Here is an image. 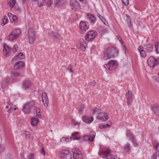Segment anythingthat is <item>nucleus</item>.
<instances>
[{
	"instance_id": "nucleus-1",
	"label": "nucleus",
	"mask_w": 159,
	"mask_h": 159,
	"mask_svg": "<svg viewBox=\"0 0 159 159\" xmlns=\"http://www.w3.org/2000/svg\"><path fill=\"white\" fill-rule=\"evenodd\" d=\"M34 107V111L36 112L37 118H42L40 109L37 107L36 104L32 102H28L25 103L23 106L22 111L25 114H29L30 112L31 107Z\"/></svg>"
},
{
	"instance_id": "nucleus-2",
	"label": "nucleus",
	"mask_w": 159,
	"mask_h": 159,
	"mask_svg": "<svg viewBox=\"0 0 159 159\" xmlns=\"http://www.w3.org/2000/svg\"><path fill=\"white\" fill-rule=\"evenodd\" d=\"M116 48L111 47L104 49V56L103 59L104 60H107L112 57L114 56V53L116 52Z\"/></svg>"
},
{
	"instance_id": "nucleus-3",
	"label": "nucleus",
	"mask_w": 159,
	"mask_h": 159,
	"mask_svg": "<svg viewBox=\"0 0 159 159\" xmlns=\"http://www.w3.org/2000/svg\"><path fill=\"white\" fill-rule=\"evenodd\" d=\"M100 110L95 108L93 110V115L97 114L96 118L98 119H108L109 118L108 114L105 112L100 113Z\"/></svg>"
},
{
	"instance_id": "nucleus-4",
	"label": "nucleus",
	"mask_w": 159,
	"mask_h": 159,
	"mask_svg": "<svg viewBox=\"0 0 159 159\" xmlns=\"http://www.w3.org/2000/svg\"><path fill=\"white\" fill-rule=\"evenodd\" d=\"M98 155L103 157H105L106 159H116L117 157L114 156V157L111 153L110 150L108 148H106L105 150H101L98 152Z\"/></svg>"
},
{
	"instance_id": "nucleus-5",
	"label": "nucleus",
	"mask_w": 159,
	"mask_h": 159,
	"mask_svg": "<svg viewBox=\"0 0 159 159\" xmlns=\"http://www.w3.org/2000/svg\"><path fill=\"white\" fill-rule=\"evenodd\" d=\"M118 65V63L116 60H111L109 61L108 63L105 64L104 66L106 69L111 70L116 69Z\"/></svg>"
},
{
	"instance_id": "nucleus-6",
	"label": "nucleus",
	"mask_w": 159,
	"mask_h": 159,
	"mask_svg": "<svg viewBox=\"0 0 159 159\" xmlns=\"http://www.w3.org/2000/svg\"><path fill=\"white\" fill-rule=\"evenodd\" d=\"M27 36L29 43L31 44H33L35 40V33L32 29L30 28L29 30Z\"/></svg>"
},
{
	"instance_id": "nucleus-7",
	"label": "nucleus",
	"mask_w": 159,
	"mask_h": 159,
	"mask_svg": "<svg viewBox=\"0 0 159 159\" xmlns=\"http://www.w3.org/2000/svg\"><path fill=\"white\" fill-rule=\"evenodd\" d=\"M89 26V24L88 22L81 21L79 25V32L82 34L84 33L87 30Z\"/></svg>"
},
{
	"instance_id": "nucleus-8",
	"label": "nucleus",
	"mask_w": 159,
	"mask_h": 159,
	"mask_svg": "<svg viewBox=\"0 0 159 159\" xmlns=\"http://www.w3.org/2000/svg\"><path fill=\"white\" fill-rule=\"evenodd\" d=\"M20 30L19 29L16 30L15 31H13L7 37V39L9 41H13L20 36Z\"/></svg>"
},
{
	"instance_id": "nucleus-9",
	"label": "nucleus",
	"mask_w": 159,
	"mask_h": 159,
	"mask_svg": "<svg viewBox=\"0 0 159 159\" xmlns=\"http://www.w3.org/2000/svg\"><path fill=\"white\" fill-rule=\"evenodd\" d=\"M70 5L71 8L75 11H78L81 9L80 4L76 0H71Z\"/></svg>"
},
{
	"instance_id": "nucleus-10",
	"label": "nucleus",
	"mask_w": 159,
	"mask_h": 159,
	"mask_svg": "<svg viewBox=\"0 0 159 159\" xmlns=\"http://www.w3.org/2000/svg\"><path fill=\"white\" fill-rule=\"evenodd\" d=\"M72 152L74 159H83L81 152L78 149L75 148L73 149Z\"/></svg>"
},
{
	"instance_id": "nucleus-11",
	"label": "nucleus",
	"mask_w": 159,
	"mask_h": 159,
	"mask_svg": "<svg viewBox=\"0 0 159 159\" xmlns=\"http://www.w3.org/2000/svg\"><path fill=\"white\" fill-rule=\"evenodd\" d=\"M147 62L148 65L153 68L158 64V61L153 56L150 57L148 60Z\"/></svg>"
},
{
	"instance_id": "nucleus-12",
	"label": "nucleus",
	"mask_w": 159,
	"mask_h": 159,
	"mask_svg": "<svg viewBox=\"0 0 159 159\" xmlns=\"http://www.w3.org/2000/svg\"><path fill=\"white\" fill-rule=\"evenodd\" d=\"M60 157L62 159H72L71 154L66 150H63L61 152Z\"/></svg>"
},
{
	"instance_id": "nucleus-13",
	"label": "nucleus",
	"mask_w": 159,
	"mask_h": 159,
	"mask_svg": "<svg viewBox=\"0 0 159 159\" xmlns=\"http://www.w3.org/2000/svg\"><path fill=\"white\" fill-rule=\"evenodd\" d=\"M97 33L94 31H89L85 36V39L88 41H90L95 38Z\"/></svg>"
},
{
	"instance_id": "nucleus-14",
	"label": "nucleus",
	"mask_w": 159,
	"mask_h": 159,
	"mask_svg": "<svg viewBox=\"0 0 159 159\" xmlns=\"http://www.w3.org/2000/svg\"><path fill=\"white\" fill-rule=\"evenodd\" d=\"M12 48H9L6 43L3 44V54L5 56H9Z\"/></svg>"
},
{
	"instance_id": "nucleus-15",
	"label": "nucleus",
	"mask_w": 159,
	"mask_h": 159,
	"mask_svg": "<svg viewBox=\"0 0 159 159\" xmlns=\"http://www.w3.org/2000/svg\"><path fill=\"white\" fill-rule=\"evenodd\" d=\"M126 98L127 100V103L128 105L132 102L133 100V95L131 92L130 91H128L126 94Z\"/></svg>"
},
{
	"instance_id": "nucleus-16",
	"label": "nucleus",
	"mask_w": 159,
	"mask_h": 159,
	"mask_svg": "<svg viewBox=\"0 0 159 159\" xmlns=\"http://www.w3.org/2000/svg\"><path fill=\"white\" fill-rule=\"evenodd\" d=\"M42 100L44 106L47 107L48 104V100L46 92H43L42 93Z\"/></svg>"
},
{
	"instance_id": "nucleus-17",
	"label": "nucleus",
	"mask_w": 159,
	"mask_h": 159,
	"mask_svg": "<svg viewBox=\"0 0 159 159\" xmlns=\"http://www.w3.org/2000/svg\"><path fill=\"white\" fill-rule=\"evenodd\" d=\"M80 45L79 48L80 50L82 52L84 51L87 46V43L83 39H80Z\"/></svg>"
},
{
	"instance_id": "nucleus-18",
	"label": "nucleus",
	"mask_w": 159,
	"mask_h": 159,
	"mask_svg": "<svg viewBox=\"0 0 159 159\" xmlns=\"http://www.w3.org/2000/svg\"><path fill=\"white\" fill-rule=\"evenodd\" d=\"M126 135L127 137L130 139L134 145L135 146H137V143L135 139V138L129 130H128L127 131Z\"/></svg>"
},
{
	"instance_id": "nucleus-19",
	"label": "nucleus",
	"mask_w": 159,
	"mask_h": 159,
	"mask_svg": "<svg viewBox=\"0 0 159 159\" xmlns=\"http://www.w3.org/2000/svg\"><path fill=\"white\" fill-rule=\"evenodd\" d=\"M153 113L156 116H159V105L155 104L152 107Z\"/></svg>"
},
{
	"instance_id": "nucleus-20",
	"label": "nucleus",
	"mask_w": 159,
	"mask_h": 159,
	"mask_svg": "<svg viewBox=\"0 0 159 159\" xmlns=\"http://www.w3.org/2000/svg\"><path fill=\"white\" fill-rule=\"evenodd\" d=\"M24 66V63L22 61H20L16 62L15 65L14 69L17 70L18 69H21Z\"/></svg>"
},
{
	"instance_id": "nucleus-21",
	"label": "nucleus",
	"mask_w": 159,
	"mask_h": 159,
	"mask_svg": "<svg viewBox=\"0 0 159 159\" xmlns=\"http://www.w3.org/2000/svg\"><path fill=\"white\" fill-rule=\"evenodd\" d=\"M8 16L11 22L14 21L16 22L17 21V17L16 16L13 15L10 12L8 13Z\"/></svg>"
},
{
	"instance_id": "nucleus-22",
	"label": "nucleus",
	"mask_w": 159,
	"mask_h": 159,
	"mask_svg": "<svg viewBox=\"0 0 159 159\" xmlns=\"http://www.w3.org/2000/svg\"><path fill=\"white\" fill-rule=\"evenodd\" d=\"M145 49L148 52H151L153 50V45L151 43H147L144 46Z\"/></svg>"
},
{
	"instance_id": "nucleus-23",
	"label": "nucleus",
	"mask_w": 159,
	"mask_h": 159,
	"mask_svg": "<svg viewBox=\"0 0 159 159\" xmlns=\"http://www.w3.org/2000/svg\"><path fill=\"white\" fill-rule=\"evenodd\" d=\"M24 57L25 56L23 55V53L22 52H20L16 57L13 58L12 59V61H14L22 59L24 58Z\"/></svg>"
},
{
	"instance_id": "nucleus-24",
	"label": "nucleus",
	"mask_w": 159,
	"mask_h": 159,
	"mask_svg": "<svg viewBox=\"0 0 159 159\" xmlns=\"http://www.w3.org/2000/svg\"><path fill=\"white\" fill-rule=\"evenodd\" d=\"M112 125V123L110 121H109L108 123L100 124L98 125L100 129H105L109 127Z\"/></svg>"
},
{
	"instance_id": "nucleus-25",
	"label": "nucleus",
	"mask_w": 159,
	"mask_h": 159,
	"mask_svg": "<svg viewBox=\"0 0 159 159\" xmlns=\"http://www.w3.org/2000/svg\"><path fill=\"white\" fill-rule=\"evenodd\" d=\"M31 85V83L30 80H26L23 83V86L24 88L25 89L30 88Z\"/></svg>"
},
{
	"instance_id": "nucleus-26",
	"label": "nucleus",
	"mask_w": 159,
	"mask_h": 159,
	"mask_svg": "<svg viewBox=\"0 0 159 159\" xmlns=\"http://www.w3.org/2000/svg\"><path fill=\"white\" fill-rule=\"evenodd\" d=\"M24 133L26 138H28L29 140H30L33 139V136L31 135L30 132L25 130L24 131Z\"/></svg>"
},
{
	"instance_id": "nucleus-27",
	"label": "nucleus",
	"mask_w": 159,
	"mask_h": 159,
	"mask_svg": "<svg viewBox=\"0 0 159 159\" xmlns=\"http://www.w3.org/2000/svg\"><path fill=\"white\" fill-rule=\"evenodd\" d=\"M88 18L90 20L92 24H94L96 21L95 17L92 15L88 14L87 15Z\"/></svg>"
},
{
	"instance_id": "nucleus-28",
	"label": "nucleus",
	"mask_w": 159,
	"mask_h": 159,
	"mask_svg": "<svg viewBox=\"0 0 159 159\" xmlns=\"http://www.w3.org/2000/svg\"><path fill=\"white\" fill-rule=\"evenodd\" d=\"M8 4L11 8H13L16 4V0H7Z\"/></svg>"
},
{
	"instance_id": "nucleus-29",
	"label": "nucleus",
	"mask_w": 159,
	"mask_h": 159,
	"mask_svg": "<svg viewBox=\"0 0 159 159\" xmlns=\"http://www.w3.org/2000/svg\"><path fill=\"white\" fill-rule=\"evenodd\" d=\"M95 134L96 133L94 132H90L89 134L88 140L91 142L93 141L95 137Z\"/></svg>"
},
{
	"instance_id": "nucleus-30",
	"label": "nucleus",
	"mask_w": 159,
	"mask_h": 159,
	"mask_svg": "<svg viewBox=\"0 0 159 159\" xmlns=\"http://www.w3.org/2000/svg\"><path fill=\"white\" fill-rule=\"evenodd\" d=\"M10 79L9 78H6L4 80V81L2 82V88L5 87V86H7V84L9 82Z\"/></svg>"
},
{
	"instance_id": "nucleus-31",
	"label": "nucleus",
	"mask_w": 159,
	"mask_h": 159,
	"mask_svg": "<svg viewBox=\"0 0 159 159\" xmlns=\"http://www.w3.org/2000/svg\"><path fill=\"white\" fill-rule=\"evenodd\" d=\"M72 136L73 137V140L78 139L80 137V133L76 132L74 134H72Z\"/></svg>"
},
{
	"instance_id": "nucleus-32",
	"label": "nucleus",
	"mask_w": 159,
	"mask_h": 159,
	"mask_svg": "<svg viewBox=\"0 0 159 159\" xmlns=\"http://www.w3.org/2000/svg\"><path fill=\"white\" fill-rule=\"evenodd\" d=\"M127 18L126 19L127 22L128 24L129 27H131L132 26V25L131 23V19L129 16L128 15H126Z\"/></svg>"
},
{
	"instance_id": "nucleus-33",
	"label": "nucleus",
	"mask_w": 159,
	"mask_h": 159,
	"mask_svg": "<svg viewBox=\"0 0 159 159\" xmlns=\"http://www.w3.org/2000/svg\"><path fill=\"white\" fill-rule=\"evenodd\" d=\"M78 18V16L76 14L73 15L71 17H70V20H72L73 22L76 21Z\"/></svg>"
},
{
	"instance_id": "nucleus-34",
	"label": "nucleus",
	"mask_w": 159,
	"mask_h": 159,
	"mask_svg": "<svg viewBox=\"0 0 159 159\" xmlns=\"http://www.w3.org/2000/svg\"><path fill=\"white\" fill-rule=\"evenodd\" d=\"M39 122V120H30L31 124L33 127L35 126Z\"/></svg>"
},
{
	"instance_id": "nucleus-35",
	"label": "nucleus",
	"mask_w": 159,
	"mask_h": 159,
	"mask_svg": "<svg viewBox=\"0 0 159 159\" xmlns=\"http://www.w3.org/2000/svg\"><path fill=\"white\" fill-rule=\"evenodd\" d=\"M2 21L3 23L1 24V25L3 26L8 22V20L7 16H3Z\"/></svg>"
},
{
	"instance_id": "nucleus-36",
	"label": "nucleus",
	"mask_w": 159,
	"mask_h": 159,
	"mask_svg": "<svg viewBox=\"0 0 159 159\" xmlns=\"http://www.w3.org/2000/svg\"><path fill=\"white\" fill-rule=\"evenodd\" d=\"M64 0H55L54 4L56 5H60L63 4Z\"/></svg>"
},
{
	"instance_id": "nucleus-37",
	"label": "nucleus",
	"mask_w": 159,
	"mask_h": 159,
	"mask_svg": "<svg viewBox=\"0 0 159 159\" xmlns=\"http://www.w3.org/2000/svg\"><path fill=\"white\" fill-rule=\"evenodd\" d=\"M69 140V138L67 137H62L60 139V141L63 143H66Z\"/></svg>"
},
{
	"instance_id": "nucleus-38",
	"label": "nucleus",
	"mask_w": 159,
	"mask_h": 159,
	"mask_svg": "<svg viewBox=\"0 0 159 159\" xmlns=\"http://www.w3.org/2000/svg\"><path fill=\"white\" fill-rule=\"evenodd\" d=\"M46 0H44L40 2H38V5L39 7H41L46 5Z\"/></svg>"
},
{
	"instance_id": "nucleus-39",
	"label": "nucleus",
	"mask_w": 159,
	"mask_h": 159,
	"mask_svg": "<svg viewBox=\"0 0 159 159\" xmlns=\"http://www.w3.org/2000/svg\"><path fill=\"white\" fill-rule=\"evenodd\" d=\"M156 49V51L157 53H159V42H155L154 43Z\"/></svg>"
},
{
	"instance_id": "nucleus-40",
	"label": "nucleus",
	"mask_w": 159,
	"mask_h": 159,
	"mask_svg": "<svg viewBox=\"0 0 159 159\" xmlns=\"http://www.w3.org/2000/svg\"><path fill=\"white\" fill-rule=\"evenodd\" d=\"M12 75L13 76L15 77H18L21 76V74L16 72H13L12 74Z\"/></svg>"
},
{
	"instance_id": "nucleus-41",
	"label": "nucleus",
	"mask_w": 159,
	"mask_h": 159,
	"mask_svg": "<svg viewBox=\"0 0 159 159\" xmlns=\"http://www.w3.org/2000/svg\"><path fill=\"white\" fill-rule=\"evenodd\" d=\"M124 148L127 151H128L129 150L131 149L130 144L129 143L125 145V147H124Z\"/></svg>"
},
{
	"instance_id": "nucleus-42",
	"label": "nucleus",
	"mask_w": 159,
	"mask_h": 159,
	"mask_svg": "<svg viewBox=\"0 0 159 159\" xmlns=\"http://www.w3.org/2000/svg\"><path fill=\"white\" fill-rule=\"evenodd\" d=\"M72 123L73 125L75 126L76 125L79 126L80 125L79 123L75 120H72Z\"/></svg>"
},
{
	"instance_id": "nucleus-43",
	"label": "nucleus",
	"mask_w": 159,
	"mask_h": 159,
	"mask_svg": "<svg viewBox=\"0 0 159 159\" xmlns=\"http://www.w3.org/2000/svg\"><path fill=\"white\" fill-rule=\"evenodd\" d=\"M18 47L17 44H15L13 47V48L12 49V50L13 52H15L16 51L17 49H18Z\"/></svg>"
},
{
	"instance_id": "nucleus-44",
	"label": "nucleus",
	"mask_w": 159,
	"mask_h": 159,
	"mask_svg": "<svg viewBox=\"0 0 159 159\" xmlns=\"http://www.w3.org/2000/svg\"><path fill=\"white\" fill-rule=\"evenodd\" d=\"M141 56L142 57L145 58L146 56V54L144 51L140 53Z\"/></svg>"
},
{
	"instance_id": "nucleus-45",
	"label": "nucleus",
	"mask_w": 159,
	"mask_h": 159,
	"mask_svg": "<svg viewBox=\"0 0 159 159\" xmlns=\"http://www.w3.org/2000/svg\"><path fill=\"white\" fill-rule=\"evenodd\" d=\"M138 50L139 53L144 51V48L142 46H140L138 47Z\"/></svg>"
},
{
	"instance_id": "nucleus-46",
	"label": "nucleus",
	"mask_w": 159,
	"mask_h": 159,
	"mask_svg": "<svg viewBox=\"0 0 159 159\" xmlns=\"http://www.w3.org/2000/svg\"><path fill=\"white\" fill-rule=\"evenodd\" d=\"M122 2L123 4L125 5H128L129 2V0H122Z\"/></svg>"
},
{
	"instance_id": "nucleus-47",
	"label": "nucleus",
	"mask_w": 159,
	"mask_h": 159,
	"mask_svg": "<svg viewBox=\"0 0 159 159\" xmlns=\"http://www.w3.org/2000/svg\"><path fill=\"white\" fill-rule=\"evenodd\" d=\"M83 119H93V116H91L90 118H89L86 116H84Z\"/></svg>"
},
{
	"instance_id": "nucleus-48",
	"label": "nucleus",
	"mask_w": 159,
	"mask_h": 159,
	"mask_svg": "<svg viewBox=\"0 0 159 159\" xmlns=\"http://www.w3.org/2000/svg\"><path fill=\"white\" fill-rule=\"evenodd\" d=\"M117 37L118 39L120 41L121 43L122 44L123 46L124 47V48H125V47L123 45L124 42H123V40H122L121 37L119 36H117Z\"/></svg>"
},
{
	"instance_id": "nucleus-49",
	"label": "nucleus",
	"mask_w": 159,
	"mask_h": 159,
	"mask_svg": "<svg viewBox=\"0 0 159 159\" xmlns=\"http://www.w3.org/2000/svg\"><path fill=\"white\" fill-rule=\"evenodd\" d=\"M97 16L101 19V20L102 21H103L105 19L104 18V17L101 16L100 14H98L97 15Z\"/></svg>"
},
{
	"instance_id": "nucleus-50",
	"label": "nucleus",
	"mask_w": 159,
	"mask_h": 159,
	"mask_svg": "<svg viewBox=\"0 0 159 159\" xmlns=\"http://www.w3.org/2000/svg\"><path fill=\"white\" fill-rule=\"evenodd\" d=\"M84 122L87 124H89L92 123L93 120H84Z\"/></svg>"
},
{
	"instance_id": "nucleus-51",
	"label": "nucleus",
	"mask_w": 159,
	"mask_h": 159,
	"mask_svg": "<svg viewBox=\"0 0 159 159\" xmlns=\"http://www.w3.org/2000/svg\"><path fill=\"white\" fill-rule=\"evenodd\" d=\"M52 33L54 37L58 38L59 37V34L57 33L52 32Z\"/></svg>"
},
{
	"instance_id": "nucleus-52",
	"label": "nucleus",
	"mask_w": 159,
	"mask_h": 159,
	"mask_svg": "<svg viewBox=\"0 0 159 159\" xmlns=\"http://www.w3.org/2000/svg\"><path fill=\"white\" fill-rule=\"evenodd\" d=\"M13 7H14V9L16 11H19L20 10V9L19 7L17 5H15Z\"/></svg>"
},
{
	"instance_id": "nucleus-53",
	"label": "nucleus",
	"mask_w": 159,
	"mask_h": 159,
	"mask_svg": "<svg viewBox=\"0 0 159 159\" xmlns=\"http://www.w3.org/2000/svg\"><path fill=\"white\" fill-rule=\"evenodd\" d=\"M157 154L156 152H155L154 153L152 159H157Z\"/></svg>"
},
{
	"instance_id": "nucleus-54",
	"label": "nucleus",
	"mask_w": 159,
	"mask_h": 159,
	"mask_svg": "<svg viewBox=\"0 0 159 159\" xmlns=\"http://www.w3.org/2000/svg\"><path fill=\"white\" fill-rule=\"evenodd\" d=\"M102 22L104 23V24L106 25L107 26H109V24L107 23V22L106 21V20H104L103 21H102Z\"/></svg>"
},
{
	"instance_id": "nucleus-55",
	"label": "nucleus",
	"mask_w": 159,
	"mask_h": 159,
	"mask_svg": "<svg viewBox=\"0 0 159 159\" xmlns=\"http://www.w3.org/2000/svg\"><path fill=\"white\" fill-rule=\"evenodd\" d=\"M90 84L91 85L94 86L96 85V83L94 81H93L90 83Z\"/></svg>"
},
{
	"instance_id": "nucleus-56",
	"label": "nucleus",
	"mask_w": 159,
	"mask_h": 159,
	"mask_svg": "<svg viewBox=\"0 0 159 159\" xmlns=\"http://www.w3.org/2000/svg\"><path fill=\"white\" fill-rule=\"evenodd\" d=\"M68 70L71 72H73V70L72 69V67L71 66H70L68 67Z\"/></svg>"
},
{
	"instance_id": "nucleus-57",
	"label": "nucleus",
	"mask_w": 159,
	"mask_h": 159,
	"mask_svg": "<svg viewBox=\"0 0 159 159\" xmlns=\"http://www.w3.org/2000/svg\"><path fill=\"white\" fill-rule=\"evenodd\" d=\"M84 107L83 106H81L79 109V111L80 112H82L83 111Z\"/></svg>"
},
{
	"instance_id": "nucleus-58",
	"label": "nucleus",
	"mask_w": 159,
	"mask_h": 159,
	"mask_svg": "<svg viewBox=\"0 0 159 159\" xmlns=\"http://www.w3.org/2000/svg\"><path fill=\"white\" fill-rule=\"evenodd\" d=\"M13 111V109L12 107H10L9 110L7 111V112L9 113L12 112Z\"/></svg>"
},
{
	"instance_id": "nucleus-59",
	"label": "nucleus",
	"mask_w": 159,
	"mask_h": 159,
	"mask_svg": "<svg viewBox=\"0 0 159 159\" xmlns=\"http://www.w3.org/2000/svg\"><path fill=\"white\" fill-rule=\"evenodd\" d=\"M4 149V148L3 146H2V145H0V153L2 152L3 151V150Z\"/></svg>"
},
{
	"instance_id": "nucleus-60",
	"label": "nucleus",
	"mask_w": 159,
	"mask_h": 159,
	"mask_svg": "<svg viewBox=\"0 0 159 159\" xmlns=\"http://www.w3.org/2000/svg\"><path fill=\"white\" fill-rule=\"evenodd\" d=\"M40 152L41 154H43L44 155H45V152L43 148H42L41 151Z\"/></svg>"
},
{
	"instance_id": "nucleus-61",
	"label": "nucleus",
	"mask_w": 159,
	"mask_h": 159,
	"mask_svg": "<svg viewBox=\"0 0 159 159\" xmlns=\"http://www.w3.org/2000/svg\"><path fill=\"white\" fill-rule=\"evenodd\" d=\"M29 159H34V155L31 154L29 157Z\"/></svg>"
},
{
	"instance_id": "nucleus-62",
	"label": "nucleus",
	"mask_w": 159,
	"mask_h": 159,
	"mask_svg": "<svg viewBox=\"0 0 159 159\" xmlns=\"http://www.w3.org/2000/svg\"><path fill=\"white\" fill-rule=\"evenodd\" d=\"M22 3V5H24L25 2V0H21Z\"/></svg>"
},
{
	"instance_id": "nucleus-63",
	"label": "nucleus",
	"mask_w": 159,
	"mask_h": 159,
	"mask_svg": "<svg viewBox=\"0 0 159 159\" xmlns=\"http://www.w3.org/2000/svg\"><path fill=\"white\" fill-rule=\"evenodd\" d=\"M9 106H6V109H7V108H9Z\"/></svg>"
},
{
	"instance_id": "nucleus-64",
	"label": "nucleus",
	"mask_w": 159,
	"mask_h": 159,
	"mask_svg": "<svg viewBox=\"0 0 159 159\" xmlns=\"http://www.w3.org/2000/svg\"><path fill=\"white\" fill-rule=\"evenodd\" d=\"M30 119L33 120V119H36L34 118H31Z\"/></svg>"
}]
</instances>
